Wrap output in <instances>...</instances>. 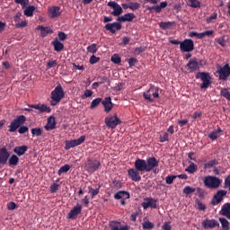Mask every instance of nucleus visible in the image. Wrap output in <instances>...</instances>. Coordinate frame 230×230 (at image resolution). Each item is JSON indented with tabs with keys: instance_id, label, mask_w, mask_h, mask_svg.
Listing matches in <instances>:
<instances>
[{
	"instance_id": "1",
	"label": "nucleus",
	"mask_w": 230,
	"mask_h": 230,
	"mask_svg": "<svg viewBox=\"0 0 230 230\" xmlns=\"http://www.w3.org/2000/svg\"><path fill=\"white\" fill-rule=\"evenodd\" d=\"M26 123V116L24 115H19L17 116L13 121H11V124L9 125L8 132H16L18 129L19 134H26L28 132V127L27 126H22Z\"/></svg>"
},
{
	"instance_id": "2",
	"label": "nucleus",
	"mask_w": 230,
	"mask_h": 230,
	"mask_svg": "<svg viewBox=\"0 0 230 230\" xmlns=\"http://www.w3.org/2000/svg\"><path fill=\"white\" fill-rule=\"evenodd\" d=\"M64 89L62 88L61 84H58L55 87L54 91L51 92L50 105H52V107H55V105H58V103H60V101L62 100V98H64Z\"/></svg>"
},
{
	"instance_id": "3",
	"label": "nucleus",
	"mask_w": 230,
	"mask_h": 230,
	"mask_svg": "<svg viewBox=\"0 0 230 230\" xmlns=\"http://www.w3.org/2000/svg\"><path fill=\"white\" fill-rule=\"evenodd\" d=\"M102 166V163L100 160L93 157H88L84 164V169L88 173H94V172H98V169Z\"/></svg>"
},
{
	"instance_id": "4",
	"label": "nucleus",
	"mask_w": 230,
	"mask_h": 230,
	"mask_svg": "<svg viewBox=\"0 0 230 230\" xmlns=\"http://www.w3.org/2000/svg\"><path fill=\"white\" fill-rule=\"evenodd\" d=\"M196 79L201 80L202 84L199 85L200 89H208L211 85V75L208 72H198Z\"/></svg>"
},
{
	"instance_id": "5",
	"label": "nucleus",
	"mask_w": 230,
	"mask_h": 230,
	"mask_svg": "<svg viewBox=\"0 0 230 230\" xmlns=\"http://www.w3.org/2000/svg\"><path fill=\"white\" fill-rule=\"evenodd\" d=\"M180 49L181 53H190L195 49V43L193 40L185 39L181 41Z\"/></svg>"
},
{
	"instance_id": "6",
	"label": "nucleus",
	"mask_w": 230,
	"mask_h": 230,
	"mask_svg": "<svg viewBox=\"0 0 230 230\" xmlns=\"http://www.w3.org/2000/svg\"><path fill=\"white\" fill-rule=\"evenodd\" d=\"M222 181H220V179L215 177V176H207L204 179V184L207 186V188H211L212 190H215L220 186Z\"/></svg>"
},
{
	"instance_id": "7",
	"label": "nucleus",
	"mask_w": 230,
	"mask_h": 230,
	"mask_svg": "<svg viewBox=\"0 0 230 230\" xmlns=\"http://www.w3.org/2000/svg\"><path fill=\"white\" fill-rule=\"evenodd\" d=\"M217 69V73L219 75V80H227L230 75L229 64H226L223 66L218 65Z\"/></svg>"
},
{
	"instance_id": "8",
	"label": "nucleus",
	"mask_w": 230,
	"mask_h": 230,
	"mask_svg": "<svg viewBox=\"0 0 230 230\" xmlns=\"http://www.w3.org/2000/svg\"><path fill=\"white\" fill-rule=\"evenodd\" d=\"M104 123L108 128H116L118 125H121V120L118 118V114L114 116L106 117Z\"/></svg>"
},
{
	"instance_id": "9",
	"label": "nucleus",
	"mask_w": 230,
	"mask_h": 230,
	"mask_svg": "<svg viewBox=\"0 0 230 230\" xmlns=\"http://www.w3.org/2000/svg\"><path fill=\"white\" fill-rule=\"evenodd\" d=\"M108 6H110V8H112L113 11L111 12V15H113L114 17H119V15L123 13V8L121 7V5H119V4L115 1L109 2Z\"/></svg>"
},
{
	"instance_id": "10",
	"label": "nucleus",
	"mask_w": 230,
	"mask_h": 230,
	"mask_svg": "<svg viewBox=\"0 0 230 230\" xmlns=\"http://www.w3.org/2000/svg\"><path fill=\"white\" fill-rule=\"evenodd\" d=\"M227 195V190H220L213 197L211 200L212 206H218L224 198Z\"/></svg>"
},
{
	"instance_id": "11",
	"label": "nucleus",
	"mask_w": 230,
	"mask_h": 230,
	"mask_svg": "<svg viewBox=\"0 0 230 230\" xmlns=\"http://www.w3.org/2000/svg\"><path fill=\"white\" fill-rule=\"evenodd\" d=\"M186 67L188 68V71L193 73L200 69V63H199V59L197 58H192L189 60Z\"/></svg>"
},
{
	"instance_id": "12",
	"label": "nucleus",
	"mask_w": 230,
	"mask_h": 230,
	"mask_svg": "<svg viewBox=\"0 0 230 230\" xmlns=\"http://www.w3.org/2000/svg\"><path fill=\"white\" fill-rule=\"evenodd\" d=\"M142 208L144 209H148V208L157 209V199L154 198H145L144 202L142 203Z\"/></svg>"
},
{
	"instance_id": "13",
	"label": "nucleus",
	"mask_w": 230,
	"mask_h": 230,
	"mask_svg": "<svg viewBox=\"0 0 230 230\" xmlns=\"http://www.w3.org/2000/svg\"><path fill=\"white\" fill-rule=\"evenodd\" d=\"M114 199L116 200H120L121 206H125L127 199H130V194L125 190H119L114 194Z\"/></svg>"
},
{
	"instance_id": "14",
	"label": "nucleus",
	"mask_w": 230,
	"mask_h": 230,
	"mask_svg": "<svg viewBox=\"0 0 230 230\" xmlns=\"http://www.w3.org/2000/svg\"><path fill=\"white\" fill-rule=\"evenodd\" d=\"M82 213V205L77 204L67 214L66 218L69 220H75L78 215Z\"/></svg>"
},
{
	"instance_id": "15",
	"label": "nucleus",
	"mask_w": 230,
	"mask_h": 230,
	"mask_svg": "<svg viewBox=\"0 0 230 230\" xmlns=\"http://www.w3.org/2000/svg\"><path fill=\"white\" fill-rule=\"evenodd\" d=\"M8 159H10V151L7 150L6 147L0 148V164L4 166L8 163Z\"/></svg>"
},
{
	"instance_id": "16",
	"label": "nucleus",
	"mask_w": 230,
	"mask_h": 230,
	"mask_svg": "<svg viewBox=\"0 0 230 230\" xmlns=\"http://www.w3.org/2000/svg\"><path fill=\"white\" fill-rule=\"evenodd\" d=\"M104 29L106 31H110V33H116V31H119L121 30V23L119 22H111V23H106L104 26Z\"/></svg>"
},
{
	"instance_id": "17",
	"label": "nucleus",
	"mask_w": 230,
	"mask_h": 230,
	"mask_svg": "<svg viewBox=\"0 0 230 230\" xmlns=\"http://www.w3.org/2000/svg\"><path fill=\"white\" fill-rule=\"evenodd\" d=\"M31 109H35L38 111V114H43V112H51V108L48 107L46 104H31L29 105Z\"/></svg>"
},
{
	"instance_id": "18",
	"label": "nucleus",
	"mask_w": 230,
	"mask_h": 230,
	"mask_svg": "<svg viewBox=\"0 0 230 230\" xmlns=\"http://www.w3.org/2000/svg\"><path fill=\"white\" fill-rule=\"evenodd\" d=\"M139 172L140 171H137L136 168H131L128 170V175L134 182H139V181H141V174Z\"/></svg>"
},
{
	"instance_id": "19",
	"label": "nucleus",
	"mask_w": 230,
	"mask_h": 230,
	"mask_svg": "<svg viewBox=\"0 0 230 230\" xmlns=\"http://www.w3.org/2000/svg\"><path fill=\"white\" fill-rule=\"evenodd\" d=\"M146 163V167H147V172H152V170H154L155 168H157V166H159V161L157 160V158H155L154 156L147 158Z\"/></svg>"
},
{
	"instance_id": "20",
	"label": "nucleus",
	"mask_w": 230,
	"mask_h": 230,
	"mask_svg": "<svg viewBox=\"0 0 230 230\" xmlns=\"http://www.w3.org/2000/svg\"><path fill=\"white\" fill-rule=\"evenodd\" d=\"M49 17L50 19H57V17H60L62 12H60L59 6H50L49 7Z\"/></svg>"
},
{
	"instance_id": "21",
	"label": "nucleus",
	"mask_w": 230,
	"mask_h": 230,
	"mask_svg": "<svg viewBox=\"0 0 230 230\" xmlns=\"http://www.w3.org/2000/svg\"><path fill=\"white\" fill-rule=\"evenodd\" d=\"M135 169L141 172H147L146 161L139 158L137 159L135 161Z\"/></svg>"
},
{
	"instance_id": "22",
	"label": "nucleus",
	"mask_w": 230,
	"mask_h": 230,
	"mask_svg": "<svg viewBox=\"0 0 230 230\" xmlns=\"http://www.w3.org/2000/svg\"><path fill=\"white\" fill-rule=\"evenodd\" d=\"M134 19H136V14H134V13H128L123 16H119L117 21H119V22H132Z\"/></svg>"
},
{
	"instance_id": "23",
	"label": "nucleus",
	"mask_w": 230,
	"mask_h": 230,
	"mask_svg": "<svg viewBox=\"0 0 230 230\" xmlns=\"http://www.w3.org/2000/svg\"><path fill=\"white\" fill-rule=\"evenodd\" d=\"M110 227L111 230H130L129 226H121V223L118 221H111Z\"/></svg>"
},
{
	"instance_id": "24",
	"label": "nucleus",
	"mask_w": 230,
	"mask_h": 230,
	"mask_svg": "<svg viewBox=\"0 0 230 230\" xmlns=\"http://www.w3.org/2000/svg\"><path fill=\"white\" fill-rule=\"evenodd\" d=\"M102 104L104 107V112L107 113L111 112L114 107V104H112V99L111 97H105V99L102 102Z\"/></svg>"
},
{
	"instance_id": "25",
	"label": "nucleus",
	"mask_w": 230,
	"mask_h": 230,
	"mask_svg": "<svg viewBox=\"0 0 230 230\" xmlns=\"http://www.w3.org/2000/svg\"><path fill=\"white\" fill-rule=\"evenodd\" d=\"M167 6H168V2H162L160 3L159 5L147 7V10L149 12H152L154 10L156 13H161V12H163V9L166 8Z\"/></svg>"
},
{
	"instance_id": "26",
	"label": "nucleus",
	"mask_w": 230,
	"mask_h": 230,
	"mask_svg": "<svg viewBox=\"0 0 230 230\" xmlns=\"http://www.w3.org/2000/svg\"><path fill=\"white\" fill-rule=\"evenodd\" d=\"M218 226H220V224H218V222H217L215 219H208L203 222V226L205 229H214V227H218Z\"/></svg>"
},
{
	"instance_id": "27",
	"label": "nucleus",
	"mask_w": 230,
	"mask_h": 230,
	"mask_svg": "<svg viewBox=\"0 0 230 230\" xmlns=\"http://www.w3.org/2000/svg\"><path fill=\"white\" fill-rule=\"evenodd\" d=\"M37 30L40 31L41 37H48V35L53 33V29L50 27H44L42 25H39Z\"/></svg>"
},
{
	"instance_id": "28",
	"label": "nucleus",
	"mask_w": 230,
	"mask_h": 230,
	"mask_svg": "<svg viewBox=\"0 0 230 230\" xmlns=\"http://www.w3.org/2000/svg\"><path fill=\"white\" fill-rule=\"evenodd\" d=\"M54 51H57L58 53H60V51H63L64 49V44L58 40V38H56L52 42H51Z\"/></svg>"
},
{
	"instance_id": "29",
	"label": "nucleus",
	"mask_w": 230,
	"mask_h": 230,
	"mask_svg": "<svg viewBox=\"0 0 230 230\" xmlns=\"http://www.w3.org/2000/svg\"><path fill=\"white\" fill-rule=\"evenodd\" d=\"M13 152L18 157H21V155H24L28 152V147L26 146H18L13 148Z\"/></svg>"
},
{
	"instance_id": "30",
	"label": "nucleus",
	"mask_w": 230,
	"mask_h": 230,
	"mask_svg": "<svg viewBox=\"0 0 230 230\" xmlns=\"http://www.w3.org/2000/svg\"><path fill=\"white\" fill-rule=\"evenodd\" d=\"M55 127H57V122L55 121V118L49 117L45 126V130H53L55 129Z\"/></svg>"
},
{
	"instance_id": "31",
	"label": "nucleus",
	"mask_w": 230,
	"mask_h": 230,
	"mask_svg": "<svg viewBox=\"0 0 230 230\" xmlns=\"http://www.w3.org/2000/svg\"><path fill=\"white\" fill-rule=\"evenodd\" d=\"M7 161L9 166H17V164H19V156L17 155H12L11 156H9Z\"/></svg>"
},
{
	"instance_id": "32",
	"label": "nucleus",
	"mask_w": 230,
	"mask_h": 230,
	"mask_svg": "<svg viewBox=\"0 0 230 230\" xmlns=\"http://www.w3.org/2000/svg\"><path fill=\"white\" fill-rule=\"evenodd\" d=\"M85 141V136H81L77 139L66 140V145H82Z\"/></svg>"
},
{
	"instance_id": "33",
	"label": "nucleus",
	"mask_w": 230,
	"mask_h": 230,
	"mask_svg": "<svg viewBox=\"0 0 230 230\" xmlns=\"http://www.w3.org/2000/svg\"><path fill=\"white\" fill-rule=\"evenodd\" d=\"M172 26H175V22H161L159 23V28H161V30H170Z\"/></svg>"
},
{
	"instance_id": "34",
	"label": "nucleus",
	"mask_w": 230,
	"mask_h": 230,
	"mask_svg": "<svg viewBox=\"0 0 230 230\" xmlns=\"http://www.w3.org/2000/svg\"><path fill=\"white\" fill-rule=\"evenodd\" d=\"M33 12H35V7L33 5H29L25 8L23 13L26 17H33Z\"/></svg>"
},
{
	"instance_id": "35",
	"label": "nucleus",
	"mask_w": 230,
	"mask_h": 230,
	"mask_svg": "<svg viewBox=\"0 0 230 230\" xmlns=\"http://www.w3.org/2000/svg\"><path fill=\"white\" fill-rule=\"evenodd\" d=\"M220 132H224L222 130V128H218L217 129L214 130L213 132L208 134L209 139H212V141H215V139H218V134H220Z\"/></svg>"
},
{
	"instance_id": "36",
	"label": "nucleus",
	"mask_w": 230,
	"mask_h": 230,
	"mask_svg": "<svg viewBox=\"0 0 230 230\" xmlns=\"http://www.w3.org/2000/svg\"><path fill=\"white\" fill-rule=\"evenodd\" d=\"M152 88L143 93V97L146 102H150V103L154 102V98H152Z\"/></svg>"
},
{
	"instance_id": "37",
	"label": "nucleus",
	"mask_w": 230,
	"mask_h": 230,
	"mask_svg": "<svg viewBox=\"0 0 230 230\" xmlns=\"http://www.w3.org/2000/svg\"><path fill=\"white\" fill-rule=\"evenodd\" d=\"M220 95L223 98H226V100H227V102H230V92H229V89L222 88L221 91H220Z\"/></svg>"
},
{
	"instance_id": "38",
	"label": "nucleus",
	"mask_w": 230,
	"mask_h": 230,
	"mask_svg": "<svg viewBox=\"0 0 230 230\" xmlns=\"http://www.w3.org/2000/svg\"><path fill=\"white\" fill-rule=\"evenodd\" d=\"M71 170V165L65 164L60 167V169L58 171V175H62V173H67V172Z\"/></svg>"
},
{
	"instance_id": "39",
	"label": "nucleus",
	"mask_w": 230,
	"mask_h": 230,
	"mask_svg": "<svg viewBox=\"0 0 230 230\" xmlns=\"http://www.w3.org/2000/svg\"><path fill=\"white\" fill-rule=\"evenodd\" d=\"M219 222L222 226L223 230H229V221H227V219L222 217V218H219Z\"/></svg>"
},
{
	"instance_id": "40",
	"label": "nucleus",
	"mask_w": 230,
	"mask_h": 230,
	"mask_svg": "<svg viewBox=\"0 0 230 230\" xmlns=\"http://www.w3.org/2000/svg\"><path fill=\"white\" fill-rule=\"evenodd\" d=\"M100 188H102L100 185L97 189H93L92 187H89V193L92 197V199H94L98 193H100Z\"/></svg>"
},
{
	"instance_id": "41",
	"label": "nucleus",
	"mask_w": 230,
	"mask_h": 230,
	"mask_svg": "<svg viewBox=\"0 0 230 230\" xmlns=\"http://www.w3.org/2000/svg\"><path fill=\"white\" fill-rule=\"evenodd\" d=\"M139 8H141V4L137 2L129 3V10H132V12H136V10H139Z\"/></svg>"
},
{
	"instance_id": "42",
	"label": "nucleus",
	"mask_w": 230,
	"mask_h": 230,
	"mask_svg": "<svg viewBox=\"0 0 230 230\" xmlns=\"http://www.w3.org/2000/svg\"><path fill=\"white\" fill-rule=\"evenodd\" d=\"M198 167L195 164L191 163L188 168L185 169V172H188V173H195L197 172Z\"/></svg>"
},
{
	"instance_id": "43",
	"label": "nucleus",
	"mask_w": 230,
	"mask_h": 230,
	"mask_svg": "<svg viewBox=\"0 0 230 230\" xmlns=\"http://www.w3.org/2000/svg\"><path fill=\"white\" fill-rule=\"evenodd\" d=\"M31 132L33 137H39V136H42V129L40 128H34L31 130Z\"/></svg>"
},
{
	"instance_id": "44",
	"label": "nucleus",
	"mask_w": 230,
	"mask_h": 230,
	"mask_svg": "<svg viewBox=\"0 0 230 230\" xmlns=\"http://www.w3.org/2000/svg\"><path fill=\"white\" fill-rule=\"evenodd\" d=\"M88 53H96L98 51V45L96 43H93L86 48Z\"/></svg>"
},
{
	"instance_id": "45",
	"label": "nucleus",
	"mask_w": 230,
	"mask_h": 230,
	"mask_svg": "<svg viewBox=\"0 0 230 230\" xmlns=\"http://www.w3.org/2000/svg\"><path fill=\"white\" fill-rule=\"evenodd\" d=\"M102 98H96L92 101V103L90 105V109H96L100 103H102Z\"/></svg>"
},
{
	"instance_id": "46",
	"label": "nucleus",
	"mask_w": 230,
	"mask_h": 230,
	"mask_svg": "<svg viewBox=\"0 0 230 230\" xmlns=\"http://www.w3.org/2000/svg\"><path fill=\"white\" fill-rule=\"evenodd\" d=\"M189 6L190 8H200V2L199 0H189Z\"/></svg>"
},
{
	"instance_id": "47",
	"label": "nucleus",
	"mask_w": 230,
	"mask_h": 230,
	"mask_svg": "<svg viewBox=\"0 0 230 230\" xmlns=\"http://www.w3.org/2000/svg\"><path fill=\"white\" fill-rule=\"evenodd\" d=\"M142 227L143 229L151 230V229H154V224L146 220L142 224Z\"/></svg>"
},
{
	"instance_id": "48",
	"label": "nucleus",
	"mask_w": 230,
	"mask_h": 230,
	"mask_svg": "<svg viewBox=\"0 0 230 230\" xmlns=\"http://www.w3.org/2000/svg\"><path fill=\"white\" fill-rule=\"evenodd\" d=\"M196 189L195 188H191L190 186H186L183 189V193L184 195H191V193H195Z\"/></svg>"
},
{
	"instance_id": "49",
	"label": "nucleus",
	"mask_w": 230,
	"mask_h": 230,
	"mask_svg": "<svg viewBox=\"0 0 230 230\" xmlns=\"http://www.w3.org/2000/svg\"><path fill=\"white\" fill-rule=\"evenodd\" d=\"M215 33L214 31H206L204 32H200L199 35V39H204V37H211Z\"/></svg>"
},
{
	"instance_id": "50",
	"label": "nucleus",
	"mask_w": 230,
	"mask_h": 230,
	"mask_svg": "<svg viewBox=\"0 0 230 230\" xmlns=\"http://www.w3.org/2000/svg\"><path fill=\"white\" fill-rule=\"evenodd\" d=\"M217 164H218V161L211 160L204 164V168H207V169L213 168V166H217Z\"/></svg>"
},
{
	"instance_id": "51",
	"label": "nucleus",
	"mask_w": 230,
	"mask_h": 230,
	"mask_svg": "<svg viewBox=\"0 0 230 230\" xmlns=\"http://www.w3.org/2000/svg\"><path fill=\"white\" fill-rule=\"evenodd\" d=\"M111 60L113 64H121V58L118 54H114Z\"/></svg>"
},
{
	"instance_id": "52",
	"label": "nucleus",
	"mask_w": 230,
	"mask_h": 230,
	"mask_svg": "<svg viewBox=\"0 0 230 230\" xmlns=\"http://www.w3.org/2000/svg\"><path fill=\"white\" fill-rule=\"evenodd\" d=\"M14 3H16V4H21L22 7L24 8L30 4V0H14Z\"/></svg>"
},
{
	"instance_id": "53",
	"label": "nucleus",
	"mask_w": 230,
	"mask_h": 230,
	"mask_svg": "<svg viewBox=\"0 0 230 230\" xmlns=\"http://www.w3.org/2000/svg\"><path fill=\"white\" fill-rule=\"evenodd\" d=\"M175 179H177L176 175H168L165 178V182L166 184H173V181H175Z\"/></svg>"
},
{
	"instance_id": "54",
	"label": "nucleus",
	"mask_w": 230,
	"mask_h": 230,
	"mask_svg": "<svg viewBox=\"0 0 230 230\" xmlns=\"http://www.w3.org/2000/svg\"><path fill=\"white\" fill-rule=\"evenodd\" d=\"M93 93L92 90L85 89L84 93L82 95V99L85 100V98H91L93 96Z\"/></svg>"
},
{
	"instance_id": "55",
	"label": "nucleus",
	"mask_w": 230,
	"mask_h": 230,
	"mask_svg": "<svg viewBox=\"0 0 230 230\" xmlns=\"http://www.w3.org/2000/svg\"><path fill=\"white\" fill-rule=\"evenodd\" d=\"M89 62L92 65L98 64V62H100V58L93 55V56H91Z\"/></svg>"
},
{
	"instance_id": "56",
	"label": "nucleus",
	"mask_w": 230,
	"mask_h": 230,
	"mask_svg": "<svg viewBox=\"0 0 230 230\" xmlns=\"http://www.w3.org/2000/svg\"><path fill=\"white\" fill-rule=\"evenodd\" d=\"M128 66L129 67H134V66H136V64H137V58H130L128 60Z\"/></svg>"
},
{
	"instance_id": "57",
	"label": "nucleus",
	"mask_w": 230,
	"mask_h": 230,
	"mask_svg": "<svg viewBox=\"0 0 230 230\" xmlns=\"http://www.w3.org/2000/svg\"><path fill=\"white\" fill-rule=\"evenodd\" d=\"M197 206L199 211H206V205L203 204L202 201L197 200Z\"/></svg>"
},
{
	"instance_id": "58",
	"label": "nucleus",
	"mask_w": 230,
	"mask_h": 230,
	"mask_svg": "<svg viewBox=\"0 0 230 230\" xmlns=\"http://www.w3.org/2000/svg\"><path fill=\"white\" fill-rule=\"evenodd\" d=\"M26 26H28V22H26V21L18 22L15 24L16 28H26Z\"/></svg>"
},
{
	"instance_id": "59",
	"label": "nucleus",
	"mask_w": 230,
	"mask_h": 230,
	"mask_svg": "<svg viewBox=\"0 0 230 230\" xmlns=\"http://www.w3.org/2000/svg\"><path fill=\"white\" fill-rule=\"evenodd\" d=\"M58 183H53L50 186V193H57V191H58Z\"/></svg>"
},
{
	"instance_id": "60",
	"label": "nucleus",
	"mask_w": 230,
	"mask_h": 230,
	"mask_svg": "<svg viewBox=\"0 0 230 230\" xmlns=\"http://www.w3.org/2000/svg\"><path fill=\"white\" fill-rule=\"evenodd\" d=\"M57 60H50L47 63L48 69H51V67H57Z\"/></svg>"
},
{
	"instance_id": "61",
	"label": "nucleus",
	"mask_w": 230,
	"mask_h": 230,
	"mask_svg": "<svg viewBox=\"0 0 230 230\" xmlns=\"http://www.w3.org/2000/svg\"><path fill=\"white\" fill-rule=\"evenodd\" d=\"M58 37L59 40H66V39H67V35L66 34V32L63 31H59L58 33Z\"/></svg>"
},
{
	"instance_id": "62",
	"label": "nucleus",
	"mask_w": 230,
	"mask_h": 230,
	"mask_svg": "<svg viewBox=\"0 0 230 230\" xmlns=\"http://www.w3.org/2000/svg\"><path fill=\"white\" fill-rule=\"evenodd\" d=\"M160 141L161 143H164V141H168V133L166 132L162 133V135L160 136Z\"/></svg>"
},
{
	"instance_id": "63",
	"label": "nucleus",
	"mask_w": 230,
	"mask_h": 230,
	"mask_svg": "<svg viewBox=\"0 0 230 230\" xmlns=\"http://www.w3.org/2000/svg\"><path fill=\"white\" fill-rule=\"evenodd\" d=\"M145 48L144 47H139V48H137L135 49V55H141V53H145Z\"/></svg>"
},
{
	"instance_id": "64",
	"label": "nucleus",
	"mask_w": 230,
	"mask_h": 230,
	"mask_svg": "<svg viewBox=\"0 0 230 230\" xmlns=\"http://www.w3.org/2000/svg\"><path fill=\"white\" fill-rule=\"evenodd\" d=\"M196 191L199 197H204L205 190L202 188H197Z\"/></svg>"
}]
</instances>
